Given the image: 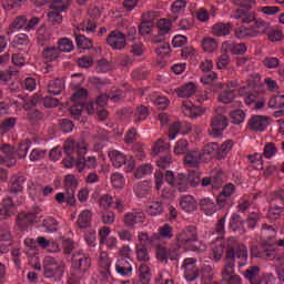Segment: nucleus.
<instances>
[{"mask_svg": "<svg viewBox=\"0 0 284 284\" xmlns=\"http://www.w3.org/2000/svg\"><path fill=\"white\" fill-rule=\"evenodd\" d=\"M153 156H165L170 154V143H155L152 146Z\"/></svg>", "mask_w": 284, "mask_h": 284, "instance_id": "nucleus-39", "label": "nucleus"}, {"mask_svg": "<svg viewBox=\"0 0 284 284\" xmlns=\"http://www.w3.org/2000/svg\"><path fill=\"white\" fill-rule=\"evenodd\" d=\"M88 97V90L79 89L71 97V101L73 103H80L83 105V100Z\"/></svg>", "mask_w": 284, "mask_h": 284, "instance_id": "nucleus-63", "label": "nucleus"}, {"mask_svg": "<svg viewBox=\"0 0 284 284\" xmlns=\"http://www.w3.org/2000/svg\"><path fill=\"white\" fill-rule=\"evenodd\" d=\"M111 183L113 187L121 190L123 189V185H125V178L121 173H113L111 175Z\"/></svg>", "mask_w": 284, "mask_h": 284, "instance_id": "nucleus-55", "label": "nucleus"}, {"mask_svg": "<svg viewBox=\"0 0 284 284\" xmlns=\"http://www.w3.org/2000/svg\"><path fill=\"white\" fill-rule=\"evenodd\" d=\"M226 253L224 256L225 265L236 266V258L239 262V267L245 266L247 263V246L245 244L240 243L239 239L234 236H230L225 241Z\"/></svg>", "mask_w": 284, "mask_h": 284, "instance_id": "nucleus-2", "label": "nucleus"}, {"mask_svg": "<svg viewBox=\"0 0 284 284\" xmlns=\"http://www.w3.org/2000/svg\"><path fill=\"white\" fill-rule=\"evenodd\" d=\"M146 212L150 216H161L163 213V203L161 201L151 202Z\"/></svg>", "mask_w": 284, "mask_h": 284, "instance_id": "nucleus-48", "label": "nucleus"}, {"mask_svg": "<svg viewBox=\"0 0 284 284\" xmlns=\"http://www.w3.org/2000/svg\"><path fill=\"white\" fill-rule=\"evenodd\" d=\"M38 43L39 45H43L44 43H48L50 39H52V31L45 27H40L38 29Z\"/></svg>", "mask_w": 284, "mask_h": 284, "instance_id": "nucleus-41", "label": "nucleus"}, {"mask_svg": "<svg viewBox=\"0 0 284 284\" xmlns=\"http://www.w3.org/2000/svg\"><path fill=\"white\" fill-rule=\"evenodd\" d=\"M74 36L78 48H81L82 50H92V40L88 39L85 36L77 34V31H74Z\"/></svg>", "mask_w": 284, "mask_h": 284, "instance_id": "nucleus-43", "label": "nucleus"}, {"mask_svg": "<svg viewBox=\"0 0 284 284\" xmlns=\"http://www.w3.org/2000/svg\"><path fill=\"white\" fill-rule=\"evenodd\" d=\"M232 30H234V24L230 22H217L212 27V33L214 37H229Z\"/></svg>", "mask_w": 284, "mask_h": 284, "instance_id": "nucleus-21", "label": "nucleus"}, {"mask_svg": "<svg viewBox=\"0 0 284 284\" xmlns=\"http://www.w3.org/2000/svg\"><path fill=\"white\" fill-rule=\"evenodd\" d=\"M135 254H136V260L139 261V263H149L150 251L148 250V246H144L143 244H136L135 245Z\"/></svg>", "mask_w": 284, "mask_h": 284, "instance_id": "nucleus-34", "label": "nucleus"}, {"mask_svg": "<svg viewBox=\"0 0 284 284\" xmlns=\"http://www.w3.org/2000/svg\"><path fill=\"white\" fill-rule=\"evenodd\" d=\"M214 234H217L216 241H220L225 236V215L217 221Z\"/></svg>", "mask_w": 284, "mask_h": 284, "instance_id": "nucleus-57", "label": "nucleus"}, {"mask_svg": "<svg viewBox=\"0 0 284 284\" xmlns=\"http://www.w3.org/2000/svg\"><path fill=\"white\" fill-rule=\"evenodd\" d=\"M28 156V144L21 143L16 144L14 159H26Z\"/></svg>", "mask_w": 284, "mask_h": 284, "instance_id": "nucleus-61", "label": "nucleus"}, {"mask_svg": "<svg viewBox=\"0 0 284 284\" xmlns=\"http://www.w3.org/2000/svg\"><path fill=\"white\" fill-rule=\"evenodd\" d=\"M223 183H225V173L221 169H214L211 171L210 176H205L202 179V187H212V190H220L223 187Z\"/></svg>", "mask_w": 284, "mask_h": 284, "instance_id": "nucleus-9", "label": "nucleus"}, {"mask_svg": "<svg viewBox=\"0 0 284 284\" xmlns=\"http://www.w3.org/2000/svg\"><path fill=\"white\" fill-rule=\"evenodd\" d=\"M139 278L141 284H150L152 281V274L150 273V266L141 264L139 267Z\"/></svg>", "mask_w": 284, "mask_h": 284, "instance_id": "nucleus-38", "label": "nucleus"}, {"mask_svg": "<svg viewBox=\"0 0 284 284\" xmlns=\"http://www.w3.org/2000/svg\"><path fill=\"white\" fill-rule=\"evenodd\" d=\"M179 134H187V131H183L181 122H175L169 128V141H174Z\"/></svg>", "mask_w": 284, "mask_h": 284, "instance_id": "nucleus-45", "label": "nucleus"}, {"mask_svg": "<svg viewBox=\"0 0 284 284\" xmlns=\"http://www.w3.org/2000/svg\"><path fill=\"white\" fill-rule=\"evenodd\" d=\"M58 50L61 52L70 53L74 50V43L68 38H61L58 40Z\"/></svg>", "mask_w": 284, "mask_h": 284, "instance_id": "nucleus-40", "label": "nucleus"}, {"mask_svg": "<svg viewBox=\"0 0 284 284\" xmlns=\"http://www.w3.org/2000/svg\"><path fill=\"white\" fill-rule=\"evenodd\" d=\"M64 152L67 154H78L79 156H83L84 154H87L88 148L83 143H81V144H75V143L64 144Z\"/></svg>", "mask_w": 284, "mask_h": 284, "instance_id": "nucleus-31", "label": "nucleus"}, {"mask_svg": "<svg viewBox=\"0 0 284 284\" xmlns=\"http://www.w3.org/2000/svg\"><path fill=\"white\" fill-rule=\"evenodd\" d=\"M234 99H236V93L234 90L223 91L217 97V101L220 103H224V104L232 103V101H234Z\"/></svg>", "mask_w": 284, "mask_h": 284, "instance_id": "nucleus-51", "label": "nucleus"}, {"mask_svg": "<svg viewBox=\"0 0 284 284\" xmlns=\"http://www.w3.org/2000/svg\"><path fill=\"white\" fill-rule=\"evenodd\" d=\"M199 276H201V273H199L197 267L184 268V278L189 283L196 281V278H199Z\"/></svg>", "mask_w": 284, "mask_h": 284, "instance_id": "nucleus-58", "label": "nucleus"}, {"mask_svg": "<svg viewBox=\"0 0 284 284\" xmlns=\"http://www.w3.org/2000/svg\"><path fill=\"white\" fill-rule=\"evenodd\" d=\"M155 256L160 263L168 264V248L162 245H158Z\"/></svg>", "mask_w": 284, "mask_h": 284, "instance_id": "nucleus-64", "label": "nucleus"}, {"mask_svg": "<svg viewBox=\"0 0 284 284\" xmlns=\"http://www.w3.org/2000/svg\"><path fill=\"white\" fill-rule=\"evenodd\" d=\"M61 57V51L58 47L48 45L42 50V59L49 63L57 61Z\"/></svg>", "mask_w": 284, "mask_h": 284, "instance_id": "nucleus-26", "label": "nucleus"}, {"mask_svg": "<svg viewBox=\"0 0 284 284\" xmlns=\"http://www.w3.org/2000/svg\"><path fill=\"white\" fill-rule=\"evenodd\" d=\"M232 143H209L204 146L203 151L201 152L202 158L211 156L221 161L224 156H227L230 150H232Z\"/></svg>", "mask_w": 284, "mask_h": 284, "instance_id": "nucleus-5", "label": "nucleus"}, {"mask_svg": "<svg viewBox=\"0 0 284 284\" xmlns=\"http://www.w3.org/2000/svg\"><path fill=\"white\" fill-rule=\"evenodd\" d=\"M176 247L185 252H197V254H201L205 250V245L199 242L196 226H186L176 235Z\"/></svg>", "mask_w": 284, "mask_h": 284, "instance_id": "nucleus-3", "label": "nucleus"}, {"mask_svg": "<svg viewBox=\"0 0 284 284\" xmlns=\"http://www.w3.org/2000/svg\"><path fill=\"white\" fill-rule=\"evenodd\" d=\"M41 214V209L36 207L33 211L30 212H20L17 215L16 223L21 230V232H26L28 227H32L33 223H37V217Z\"/></svg>", "mask_w": 284, "mask_h": 284, "instance_id": "nucleus-8", "label": "nucleus"}, {"mask_svg": "<svg viewBox=\"0 0 284 284\" xmlns=\"http://www.w3.org/2000/svg\"><path fill=\"white\" fill-rule=\"evenodd\" d=\"M226 245L225 242L220 243L219 245L213 246L212 248V257L215 263H219L221 258H223V254H225Z\"/></svg>", "mask_w": 284, "mask_h": 284, "instance_id": "nucleus-49", "label": "nucleus"}, {"mask_svg": "<svg viewBox=\"0 0 284 284\" xmlns=\"http://www.w3.org/2000/svg\"><path fill=\"white\" fill-rule=\"evenodd\" d=\"M233 6L244 8V10H252L256 6V0H231Z\"/></svg>", "mask_w": 284, "mask_h": 284, "instance_id": "nucleus-60", "label": "nucleus"}, {"mask_svg": "<svg viewBox=\"0 0 284 284\" xmlns=\"http://www.w3.org/2000/svg\"><path fill=\"white\" fill-rule=\"evenodd\" d=\"M23 183H26V178H13L10 186V194H19L20 192H23Z\"/></svg>", "mask_w": 284, "mask_h": 284, "instance_id": "nucleus-47", "label": "nucleus"}, {"mask_svg": "<svg viewBox=\"0 0 284 284\" xmlns=\"http://www.w3.org/2000/svg\"><path fill=\"white\" fill-rule=\"evenodd\" d=\"M77 187H79V180L73 174H67L64 176V190L68 194V205H74L77 203V197L74 193L77 192Z\"/></svg>", "mask_w": 284, "mask_h": 284, "instance_id": "nucleus-11", "label": "nucleus"}, {"mask_svg": "<svg viewBox=\"0 0 284 284\" xmlns=\"http://www.w3.org/2000/svg\"><path fill=\"white\" fill-rule=\"evenodd\" d=\"M179 204L181 210H183V212H186L189 214L192 212H195L196 207H199L196 203V199H194V196L192 195H182L180 197Z\"/></svg>", "mask_w": 284, "mask_h": 284, "instance_id": "nucleus-19", "label": "nucleus"}, {"mask_svg": "<svg viewBox=\"0 0 284 284\" xmlns=\"http://www.w3.org/2000/svg\"><path fill=\"white\" fill-rule=\"evenodd\" d=\"M212 130L209 131L210 136L213 139H221L223 130L227 129V118L225 115H215L211 121Z\"/></svg>", "mask_w": 284, "mask_h": 284, "instance_id": "nucleus-10", "label": "nucleus"}, {"mask_svg": "<svg viewBox=\"0 0 284 284\" xmlns=\"http://www.w3.org/2000/svg\"><path fill=\"white\" fill-rule=\"evenodd\" d=\"M261 274V267L258 266H250L246 271L243 272L244 278L248 281L251 284L258 283V275Z\"/></svg>", "mask_w": 284, "mask_h": 284, "instance_id": "nucleus-32", "label": "nucleus"}, {"mask_svg": "<svg viewBox=\"0 0 284 284\" xmlns=\"http://www.w3.org/2000/svg\"><path fill=\"white\" fill-rule=\"evenodd\" d=\"M92 224V212L90 210L82 211L77 221L79 230H88Z\"/></svg>", "mask_w": 284, "mask_h": 284, "instance_id": "nucleus-27", "label": "nucleus"}, {"mask_svg": "<svg viewBox=\"0 0 284 284\" xmlns=\"http://www.w3.org/2000/svg\"><path fill=\"white\" fill-rule=\"evenodd\" d=\"M109 158L111 159V163L113 164L114 168H125V172H132L136 165V162L134 159H128V156L121 151H110L109 152Z\"/></svg>", "mask_w": 284, "mask_h": 284, "instance_id": "nucleus-7", "label": "nucleus"}, {"mask_svg": "<svg viewBox=\"0 0 284 284\" xmlns=\"http://www.w3.org/2000/svg\"><path fill=\"white\" fill-rule=\"evenodd\" d=\"M253 38L261 37L267 32V22L263 19H256L252 26H250Z\"/></svg>", "mask_w": 284, "mask_h": 284, "instance_id": "nucleus-29", "label": "nucleus"}, {"mask_svg": "<svg viewBox=\"0 0 284 284\" xmlns=\"http://www.w3.org/2000/svg\"><path fill=\"white\" fill-rule=\"evenodd\" d=\"M58 225L59 223L57 222V220H54V217H47L43 220L42 223V227H44L45 231L49 233L57 232Z\"/></svg>", "mask_w": 284, "mask_h": 284, "instance_id": "nucleus-59", "label": "nucleus"}, {"mask_svg": "<svg viewBox=\"0 0 284 284\" xmlns=\"http://www.w3.org/2000/svg\"><path fill=\"white\" fill-rule=\"evenodd\" d=\"M273 245H276V242L265 241L262 243L261 258L264 261H273V258H275L276 248H274Z\"/></svg>", "mask_w": 284, "mask_h": 284, "instance_id": "nucleus-24", "label": "nucleus"}, {"mask_svg": "<svg viewBox=\"0 0 284 284\" xmlns=\"http://www.w3.org/2000/svg\"><path fill=\"white\" fill-rule=\"evenodd\" d=\"M71 267L78 274H87L92 267V258L83 252H75L71 257Z\"/></svg>", "mask_w": 284, "mask_h": 284, "instance_id": "nucleus-6", "label": "nucleus"}, {"mask_svg": "<svg viewBox=\"0 0 284 284\" xmlns=\"http://www.w3.org/2000/svg\"><path fill=\"white\" fill-rule=\"evenodd\" d=\"M152 172H154V166L151 163H145V164H141L136 169L134 176L135 179H143V176H148L152 174Z\"/></svg>", "mask_w": 284, "mask_h": 284, "instance_id": "nucleus-42", "label": "nucleus"}, {"mask_svg": "<svg viewBox=\"0 0 284 284\" xmlns=\"http://www.w3.org/2000/svg\"><path fill=\"white\" fill-rule=\"evenodd\" d=\"M65 268L63 264L59 263L57 258L52 256H47L43 261V276L44 278H50L54 283H59L63 278Z\"/></svg>", "mask_w": 284, "mask_h": 284, "instance_id": "nucleus-4", "label": "nucleus"}, {"mask_svg": "<svg viewBox=\"0 0 284 284\" xmlns=\"http://www.w3.org/2000/svg\"><path fill=\"white\" fill-rule=\"evenodd\" d=\"M47 90L49 94H52L53 97H57L59 94H61L63 92V90H65V81H63V79H54V80H50L48 85H47Z\"/></svg>", "mask_w": 284, "mask_h": 284, "instance_id": "nucleus-22", "label": "nucleus"}, {"mask_svg": "<svg viewBox=\"0 0 284 284\" xmlns=\"http://www.w3.org/2000/svg\"><path fill=\"white\" fill-rule=\"evenodd\" d=\"M17 125V118H9L0 124L1 134H7L12 128Z\"/></svg>", "mask_w": 284, "mask_h": 284, "instance_id": "nucleus-56", "label": "nucleus"}, {"mask_svg": "<svg viewBox=\"0 0 284 284\" xmlns=\"http://www.w3.org/2000/svg\"><path fill=\"white\" fill-rule=\"evenodd\" d=\"M97 30V22L92 20H85L78 26V32H87L88 34Z\"/></svg>", "mask_w": 284, "mask_h": 284, "instance_id": "nucleus-52", "label": "nucleus"}, {"mask_svg": "<svg viewBox=\"0 0 284 284\" xmlns=\"http://www.w3.org/2000/svg\"><path fill=\"white\" fill-rule=\"evenodd\" d=\"M133 192H135V196L139 199H143L152 192V182L143 181L134 185Z\"/></svg>", "mask_w": 284, "mask_h": 284, "instance_id": "nucleus-28", "label": "nucleus"}, {"mask_svg": "<svg viewBox=\"0 0 284 284\" xmlns=\"http://www.w3.org/2000/svg\"><path fill=\"white\" fill-rule=\"evenodd\" d=\"M201 280L204 284H210L211 281H214V268L210 264H204L201 268Z\"/></svg>", "mask_w": 284, "mask_h": 284, "instance_id": "nucleus-36", "label": "nucleus"}, {"mask_svg": "<svg viewBox=\"0 0 284 284\" xmlns=\"http://www.w3.org/2000/svg\"><path fill=\"white\" fill-rule=\"evenodd\" d=\"M202 48L204 52H214L219 48V42L214 38L206 37L202 40Z\"/></svg>", "mask_w": 284, "mask_h": 284, "instance_id": "nucleus-50", "label": "nucleus"}, {"mask_svg": "<svg viewBox=\"0 0 284 284\" xmlns=\"http://www.w3.org/2000/svg\"><path fill=\"white\" fill-rule=\"evenodd\" d=\"M248 130L253 132H265L270 125V118L265 115H254L248 120Z\"/></svg>", "mask_w": 284, "mask_h": 284, "instance_id": "nucleus-13", "label": "nucleus"}, {"mask_svg": "<svg viewBox=\"0 0 284 284\" xmlns=\"http://www.w3.org/2000/svg\"><path fill=\"white\" fill-rule=\"evenodd\" d=\"M115 272L120 274V276H130V274H132V264H130V260H128V257L118 260Z\"/></svg>", "mask_w": 284, "mask_h": 284, "instance_id": "nucleus-23", "label": "nucleus"}, {"mask_svg": "<svg viewBox=\"0 0 284 284\" xmlns=\"http://www.w3.org/2000/svg\"><path fill=\"white\" fill-rule=\"evenodd\" d=\"M233 264H224L222 270V282L225 284H241V276L236 274Z\"/></svg>", "mask_w": 284, "mask_h": 284, "instance_id": "nucleus-14", "label": "nucleus"}, {"mask_svg": "<svg viewBox=\"0 0 284 284\" xmlns=\"http://www.w3.org/2000/svg\"><path fill=\"white\" fill-rule=\"evenodd\" d=\"M17 146L14 144H2L0 146V151L4 154V159H7L8 168H14L17 165V159L14 158V151Z\"/></svg>", "mask_w": 284, "mask_h": 284, "instance_id": "nucleus-20", "label": "nucleus"}, {"mask_svg": "<svg viewBox=\"0 0 284 284\" xmlns=\"http://www.w3.org/2000/svg\"><path fill=\"white\" fill-rule=\"evenodd\" d=\"M268 108H273L274 110H278L281 108H284V94L273 95L268 100Z\"/></svg>", "mask_w": 284, "mask_h": 284, "instance_id": "nucleus-54", "label": "nucleus"}, {"mask_svg": "<svg viewBox=\"0 0 284 284\" xmlns=\"http://www.w3.org/2000/svg\"><path fill=\"white\" fill-rule=\"evenodd\" d=\"M233 19H239L241 23H252V21L256 19V16L252 11L244 12V11L237 10L233 14Z\"/></svg>", "mask_w": 284, "mask_h": 284, "instance_id": "nucleus-37", "label": "nucleus"}, {"mask_svg": "<svg viewBox=\"0 0 284 284\" xmlns=\"http://www.w3.org/2000/svg\"><path fill=\"white\" fill-rule=\"evenodd\" d=\"M151 101L156 105L159 110H166L168 105H170V102L168 101V98L165 97H151Z\"/></svg>", "mask_w": 284, "mask_h": 284, "instance_id": "nucleus-62", "label": "nucleus"}, {"mask_svg": "<svg viewBox=\"0 0 284 284\" xmlns=\"http://www.w3.org/2000/svg\"><path fill=\"white\" fill-rule=\"evenodd\" d=\"M203 160V154L199 149L189 150V152L184 156V163L189 168H199L201 165V161Z\"/></svg>", "mask_w": 284, "mask_h": 284, "instance_id": "nucleus-17", "label": "nucleus"}, {"mask_svg": "<svg viewBox=\"0 0 284 284\" xmlns=\"http://www.w3.org/2000/svg\"><path fill=\"white\" fill-rule=\"evenodd\" d=\"M158 30L159 37H164V34H168V32L172 30V22H170V20L160 19L158 22Z\"/></svg>", "mask_w": 284, "mask_h": 284, "instance_id": "nucleus-53", "label": "nucleus"}, {"mask_svg": "<svg viewBox=\"0 0 284 284\" xmlns=\"http://www.w3.org/2000/svg\"><path fill=\"white\" fill-rule=\"evenodd\" d=\"M158 234L161 239H164V241H170L171 239H174V227L165 223L159 229Z\"/></svg>", "mask_w": 284, "mask_h": 284, "instance_id": "nucleus-44", "label": "nucleus"}, {"mask_svg": "<svg viewBox=\"0 0 284 284\" xmlns=\"http://www.w3.org/2000/svg\"><path fill=\"white\" fill-rule=\"evenodd\" d=\"M235 39L244 40V39H254L251 27L241 26L234 29Z\"/></svg>", "mask_w": 284, "mask_h": 284, "instance_id": "nucleus-35", "label": "nucleus"}, {"mask_svg": "<svg viewBox=\"0 0 284 284\" xmlns=\"http://www.w3.org/2000/svg\"><path fill=\"white\" fill-rule=\"evenodd\" d=\"M182 113L184 116H189V119H199V116H203L205 111L199 106H194L192 101L184 100L182 102Z\"/></svg>", "mask_w": 284, "mask_h": 284, "instance_id": "nucleus-15", "label": "nucleus"}, {"mask_svg": "<svg viewBox=\"0 0 284 284\" xmlns=\"http://www.w3.org/2000/svg\"><path fill=\"white\" fill-rule=\"evenodd\" d=\"M165 181L171 187L178 190V192H185L189 190V185L191 187H197L203 180H201V173L196 171H190L187 175L185 173L174 175V171L168 170L165 171Z\"/></svg>", "mask_w": 284, "mask_h": 284, "instance_id": "nucleus-1", "label": "nucleus"}, {"mask_svg": "<svg viewBox=\"0 0 284 284\" xmlns=\"http://www.w3.org/2000/svg\"><path fill=\"white\" fill-rule=\"evenodd\" d=\"M176 92L181 99H190V97L196 93V84L189 82L180 87Z\"/></svg>", "mask_w": 284, "mask_h": 284, "instance_id": "nucleus-30", "label": "nucleus"}, {"mask_svg": "<svg viewBox=\"0 0 284 284\" xmlns=\"http://www.w3.org/2000/svg\"><path fill=\"white\" fill-rule=\"evenodd\" d=\"M262 239L265 241H271V243H276V229L270 224H263L262 225Z\"/></svg>", "mask_w": 284, "mask_h": 284, "instance_id": "nucleus-33", "label": "nucleus"}, {"mask_svg": "<svg viewBox=\"0 0 284 284\" xmlns=\"http://www.w3.org/2000/svg\"><path fill=\"white\" fill-rule=\"evenodd\" d=\"M37 243H38V245H40L42 247V250H48V247H53V250H51V252H53V253L60 252V250H61L57 242H50L44 236H39L37 239Z\"/></svg>", "mask_w": 284, "mask_h": 284, "instance_id": "nucleus-46", "label": "nucleus"}, {"mask_svg": "<svg viewBox=\"0 0 284 284\" xmlns=\"http://www.w3.org/2000/svg\"><path fill=\"white\" fill-rule=\"evenodd\" d=\"M222 52H230L231 54L242 55L247 52V45L245 43H234L225 41L222 43Z\"/></svg>", "mask_w": 284, "mask_h": 284, "instance_id": "nucleus-16", "label": "nucleus"}, {"mask_svg": "<svg viewBox=\"0 0 284 284\" xmlns=\"http://www.w3.org/2000/svg\"><path fill=\"white\" fill-rule=\"evenodd\" d=\"M200 210L206 214V216H212L216 213V202L212 197H203L200 200Z\"/></svg>", "mask_w": 284, "mask_h": 284, "instance_id": "nucleus-25", "label": "nucleus"}, {"mask_svg": "<svg viewBox=\"0 0 284 284\" xmlns=\"http://www.w3.org/2000/svg\"><path fill=\"white\" fill-rule=\"evenodd\" d=\"M106 43L112 48V50H123V48L128 45L125 33L119 30L111 31L106 38Z\"/></svg>", "mask_w": 284, "mask_h": 284, "instance_id": "nucleus-12", "label": "nucleus"}, {"mask_svg": "<svg viewBox=\"0 0 284 284\" xmlns=\"http://www.w3.org/2000/svg\"><path fill=\"white\" fill-rule=\"evenodd\" d=\"M139 223H145V213L143 212H129L124 215V225L126 227H134Z\"/></svg>", "mask_w": 284, "mask_h": 284, "instance_id": "nucleus-18", "label": "nucleus"}]
</instances>
